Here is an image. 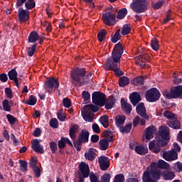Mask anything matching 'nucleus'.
<instances>
[{"mask_svg":"<svg viewBox=\"0 0 182 182\" xmlns=\"http://www.w3.org/2000/svg\"><path fill=\"white\" fill-rule=\"evenodd\" d=\"M160 146L162 147L167 146V141L158 139L156 144L154 143V141H151L149 144V150L154 153H160V151L161 150Z\"/></svg>","mask_w":182,"mask_h":182,"instance_id":"obj_6","label":"nucleus"},{"mask_svg":"<svg viewBox=\"0 0 182 182\" xmlns=\"http://www.w3.org/2000/svg\"><path fill=\"white\" fill-rule=\"evenodd\" d=\"M18 163L20 164V168L21 171H23V173L28 171V162L23 160H19Z\"/></svg>","mask_w":182,"mask_h":182,"instance_id":"obj_40","label":"nucleus"},{"mask_svg":"<svg viewBox=\"0 0 182 182\" xmlns=\"http://www.w3.org/2000/svg\"><path fill=\"white\" fill-rule=\"evenodd\" d=\"M98 163L100 164V168L103 171H106L107 168L110 167V160L105 156H101L98 158Z\"/></svg>","mask_w":182,"mask_h":182,"instance_id":"obj_9","label":"nucleus"},{"mask_svg":"<svg viewBox=\"0 0 182 182\" xmlns=\"http://www.w3.org/2000/svg\"><path fill=\"white\" fill-rule=\"evenodd\" d=\"M127 15V9L123 8L120 9L117 13V19H124V18Z\"/></svg>","mask_w":182,"mask_h":182,"instance_id":"obj_36","label":"nucleus"},{"mask_svg":"<svg viewBox=\"0 0 182 182\" xmlns=\"http://www.w3.org/2000/svg\"><path fill=\"white\" fill-rule=\"evenodd\" d=\"M129 99H130L131 103H132L134 106H136V105H137V103H139V102L141 100V97H140V94H139V92L132 93L129 95Z\"/></svg>","mask_w":182,"mask_h":182,"instance_id":"obj_23","label":"nucleus"},{"mask_svg":"<svg viewBox=\"0 0 182 182\" xmlns=\"http://www.w3.org/2000/svg\"><path fill=\"white\" fill-rule=\"evenodd\" d=\"M132 130V124H127L124 127H119V132L121 133H130Z\"/></svg>","mask_w":182,"mask_h":182,"instance_id":"obj_38","label":"nucleus"},{"mask_svg":"<svg viewBox=\"0 0 182 182\" xmlns=\"http://www.w3.org/2000/svg\"><path fill=\"white\" fill-rule=\"evenodd\" d=\"M160 92L156 88H151L146 92V99L148 102H157L160 99Z\"/></svg>","mask_w":182,"mask_h":182,"instance_id":"obj_7","label":"nucleus"},{"mask_svg":"<svg viewBox=\"0 0 182 182\" xmlns=\"http://www.w3.org/2000/svg\"><path fill=\"white\" fill-rule=\"evenodd\" d=\"M107 33L106 32V30L102 29L101 31H99L98 35H97V38L99 42H103L105 38H106V34Z\"/></svg>","mask_w":182,"mask_h":182,"instance_id":"obj_39","label":"nucleus"},{"mask_svg":"<svg viewBox=\"0 0 182 182\" xmlns=\"http://www.w3.org/2000/svg\"><path fill=\"white\" fill-rule=\"evenodd\" d=\"M157 133V129L154 127H149L146 129L145 131V139L144 141L147 142L149 140H151L154 137V134Z\"/></svg>","mask_w":182,"mask_h":182,"instance_id":"obj_11","label":"nucleus"},{"mask_svg":"<svg viewBox=\"0 0 182 182\" xmlns=\"http://www.w3.org/2000/svg\"><path fill=\"white\" fill-rule=\"evenodd\" d=\"M136 113L141 116V117H144L146 119V120H149V117L146 114V107H144V104L143 102L136 106Z\"/></svg>","mask_w":182,"mask_h":182,"instance_id":"obj_17","label":"nucleus"},{"mask_svg":"<svg viewBox=\"0 0 182 182\" xmlns=\"http://www.w3.org/2000/svg\"><path fill=\"white\" fill-rule=\"evenodd\" d=\"M144 83V78L143 77H137L134 79L133 84L135 86H141Z\"/></svg>","mask_w":182,"mask_h":182,"instance_id":"obj_42","label":"nucleus"},{"mask_svg":"<svg viewBox=\"0 0 182 182\" xmlns=\"http://www.w3.org/2000/svg\"><path fill=\"white\" fill-rule=\"evenodd\" d=\"M115 103H116V100H114V97H109V100L105 104V109H107V110H110V109H113V107H114Z\"/></svg>","mask_w":182,"mask_h":182,"instance_id":"obj_31","label":"nucleus"},{"mask_svg":"<svg viewBox=\"0 0 182 182\" xmlns=\"http://www.w3.org/2000/svg\"><path fill=\"white\" fill-rule=\"evenodd\" d=\"M2 106L5 112H11V105H9V101H8V100L3 101Z\"/></svg>","mask_w":182,"mask_h":182,"instance_id":"obj_44","label":"nucleus"},{"mask_svg":"<svg viewBox=\"0 0 182 182\" xmlns=\"http://www.w3.org/2000/svg\"><path fill=\"white\" fill-rule=\"evenodd\" d=\"M97 110H99V108H97V107L95 106L94 105H85L81 111V114L84 115V114H90V113H92V112H93V113H96V112H97Z\"/></svg>","mask_w":182,"mask_h":182,"instance_id":"obj_12","label":"nucleus"},{"mask_svg":"<svg viewBox=\"0 0 182 182\" xmlns=\"http://www.w3.org/2000/svg\"><path fill=\"white\" fill-rule=\"evenodd\" d=\"M102 182H110V174L105 173L104 176L101 178Z\"/></svg>","mask_w":182,"mask_h":182,"instance_id":"obj_60","label":"nucleus"},{"mask_svg":"<svg viewBox=\"0 0 182 182\" xmlns=\"http://www.w3.org/2000/svg\"><path fill=\"white\" fill-rule=\"evenodd\" d=\"M130 33V26L128 24H126L123 26L122 31V35H129Z\"/></svg>","mask_w":182,"mask_h":182,"instance_id":"obj_48","label":"nucleus"},{"mask_svg":"<svg viewBox=\"0 0 182 182\" xmlns=\"http://www.w3.org/2000/svg\"><path fill=\"white\" fill-rule=\"evenodd\" d=\"M136 65H139L141 68H144V66H146V63H144V61H143L141 57L136 58Z\"/></svg>","mask_w":182,"mask_h":182,"instance_id":"obj_53","label":"nucleus"},{"mask_svg":"<svg viewBox=\"0 0 182 182\" xmlns=\"http://www.w3.org/2000/svg\"><path fill=\"white\" fill-rule=\"evenodd\" d=\"M113 43H116L118 41H120V31H117L111 39Z\"/></svg>","mask_w":182,"mask_h":182,"instance_id":"obj_47","label":"nucleus"},{"mask_svg":"<svg viewBox=\"0 0 182 182\" xmlns=\"http://www.w3.org/2000/svg\"><path fill=\"white\" fill-rule=\"evenodd\" d=\"M90 180L91 182H99V178H97V175L93 173L90 174Z\"/></svg>","mask_w":182,"mask_h":182,"instance_id":"obj_59","label":"nucleus"},{"mask_svg":"<svg viewBox=\"0 0 182 182\" xmlns=\"http://www.w3.org/2000/svg\"><path fill=\"white\" fill-rule=\"evenodd\" d=\"M36 163H38V159L36 158H32L30 161V166L31 168H35L36 166Z\"/></svg>","mask_w":182,"mask_h":182,"instance_id":"obj_61","label":"nucleus"},{"mask_svg":"<svg viewBox=\"0 0 182 182\" xmlns=\"http://www.w3.org/2000/svg\"><path fill=\"white\" fill-rule=\"evenodd\" d=\"M86 75V70L85 68H75L71 72V78L72 83L75 86H82L85 85V82H82V78L85 77Z\"/></svg>","mask_w":182,"mask_h":182,"instance_id":"obj_2","label":"nucleus"},{"mask_svg":"<svg viewBox=\"0 0 182 182\" xmlns=\"http://www.w3.org/2000/svg\"><path fill=\"white\" fill-rule=\"evenodd\" d=\"M8 75L10 80H14L16 86L19 87V82L18 81V73L16 72V70L12 69L9 72Z\"/></svg>","mask_w":182,"mask_h":182,"instance_id":"obj_20","label":"nucleus"},{"mask_svg":"<svg viewBox=\"0 0 182 182\" xmlns=\"http://www.w3.org/2000/svg\"><path fill=\"white\" fill-rule=\"evenodd\" d=\"M92 102L97 106H105L106 105V95L102 92H94L92 94Z\"/></svg>","mask_w":182,"mask_h":182,"instance_id":"obj_8","label":"nucleus"},{"mask_svg":"<svg viewBox=\"0 0 182 182\" xmlns=\"http://www.w3.org/2000/svg\"><path fill=\"white\" fill-rule=\"evenodd\" d=\"M32 170L37 177H41V169H39V167L36 166V168H33Z\"/></svg>","mask_w":182,"mask_h":182,"instance_id":"obj_63","label":"nucleus"},{"mask_svg":"<svg viewBox=\"0 0 182 182\" xmlns=\"http://www.w3.org/2000/svg\"><path fill=\"white\" fill-rule=\"evenodd\" d=\"M50 126L54 129H58L59 124L58 123V119L56 118H53L50 120Z\"/></svg>","mask_w":182,"mask_h":182,"instance_id":"obj_51","label":"nucleus"},{"mask_svg":"<svg viewBox=\"0 0 182 182\" xmlns=\"http://www.w3.org/2000/svg\"><path fill=\"white\" fill-rule=\"evenodd\" d=\"M157 171L161 173V176H162L163 178L165 180H173V178L176 177L174 172H170L167 171H161L160 169H157Z\"/></svg>","mask_w":182,"mask_h":182,"instance_id":"obj_21","label":"nucleus"},{"mask_svg":"<svg viewBox=\"0 0 182 182\" xmlns=\"http://www.w3.org/2000/svg\"><path fill=\"white\" fill-rule=\"evenodd\" d=\"M130 83V80L127 77H121L119 78V85L120 87H124V86H127Z\"/></svg>","mask_w":182,"mask_h":182,"instance_id":"obj_32","label":"nucleus"},{"mask_svg":"<svg viewBox=\"0 0 182 182\" xmlns=\"http://www.w3.org/2000/svg\"><path fill=\"white\" fill-rule=\"evenodd\" d=\"M50 149L53 153H55V151L58 150V144H56L55 141L50 142Z\"/></svg>","mask_w":182,"mask_h":182,"instance_id":"obj_57","label":"nucleus"},{"mask_svg":"<svg viewBox=\"0 0 182 182\" xmlns=\"http://www.w3.org/2000/svg\"><path fill=\"white\" fill-rule=\"evenodd\" d=\"M134 150L137 154L141 156H144V154L149 153V149L144 145H137L135 146Z\"/></svg>","mask_w":182,"mask_h":182,"instance_id":"obj_22","label":"nucleus"},{"mask_svg":"<svg viewBox=\"0 0 182 182\" xmlns=\"http://www.w3.org/2000/svg\"><path fill=\"white\" fill-rule=\"evenodd\" d=\"M36 102H38V100L36 98V97L31 95L28 100L25 102V103L29 106H35V105H36Z\"/></svg>","mask_w":182,"mask_h":182,"instance_id":"obj_37","label":"nucleus"},{"mask_svg":"<svg viewBox=\"0 0 182 182\" xmlns=\"http://www.w3.org/2000/svg\"><path fill=\"white\" fill-rule=\"evenodd\" d=\"M6 117L8 122L10 123L11 126L12 124H15V122H16V118H15V117L9 114L6 115Z\"/></svg>","mask_w":182,"mask_h":182,"instance_id":"obj_54","label":"nucleus"},{"mask_svg":"<svg viewBox=\"0 0 182 182\" xmlns=\"http://www.w3.org/2000/svg\"><path fill=\"white\" fill-rule=\"evenodd\" d=\"M59 87V81L54 77L48 78L44 82V88L48 93H52L55 90Z\"/></svg>","mask_w":182,"mask_h":182,"instance_id":"obj_4","label":"nucleus"},{"mask_svg":"<svg viewBox=\"0 0 182 182\" xmlns=\"http://www.w3.org/2000/svg\"><path fill=\"white\" fill-rule=\"evenodd\" d=\"M86 160L89 161H93L96 159V149L93 148L89 149L85 154Z\"/></svg>","mask_w":182,"mask_h":182,"instance_id":"obj_19","label":"nucleus"},{"mask_svg":"<svg viewBox=\"0 0 182 182\" xmlns=\"http://www.w3.org/2000/svg\"><path fill=\"white\" fill-rule=\"evenodd\" d=\"M18 19L21 23L28 21L29 19V11L28 10H23V9L20 8L18 9Z\"/></svg>","mask_w":182,"mask_h":182,"instance_id":"obj_14","label":"nucleus"},{"mask_svg":"<svg viewBox=\"0 0 182 182\" xmlns=\"http://www.w3.org/2000/svg\"><path fill=\"white\" fill-rule=\"evenodd\" d=\"M164 96L166 99H176V97H182V86L178 85L171 90L170 92L167 91H164Z\"/></svg>","mask_w":182,"mask_h":182,"instance_id":"obj_5","label":"nucleus"},{"mask_svg":"<svg viewBox=\"0 0 182 182\" xmlns=\"http://www.w3.org/2000/svg\"><path fill=\"white\" fill-rule=\"evenodd\" d=\"M63 105L64 107L69 108V107H70L72 103L70 102V100H69L68 98H64L63 100Z\"/></svg>","mask_w":182,"mask_h":182,"instance_id":"obj_58","label":"nucleus"},{"mask_svg":"<svg viewBox=\"0 0 182 182\" xmlns=\"http://www.w3.org/2000/svg\"><path fill=\"white\" fill-rule=\"evenodd\" d=\"M33 150L36 151V153H40L43 154V146H41V141L38 139H34L31 146Z\"/></svg>","mask_w":182,"mask_h":182,"instance_id":"obj_18","label":"nucleus"},{"mask_svg":"<svg viewBox=\"0 0 182 182\" xmlns=\"http://www.w3.org/2000/svg\"><path fill=\"white\" fill-rule=\"evenodd\" d=\"M178 157V154L177 151L171 149L169 151H164L163 152V158L166 161H174V160H177Z\"/></svg>","mask_w":182,"mask_h":182,"instance_id":"obj_10","label":"nucleus"},{"mask_svg":"<svg viewBox=\"0 0 182 182\" xmlns=\"http://www.w3.org/2000/svg\"><path fill=\"white\" fill-rule=\"evenodd\" d=\"M35 50H36V44L33 45L31 47L27 48V53L28 56H33L35 53Z\"/></svg>","mask_w":182,"mask_h":182,"instance_id":"obj_46","label":"nucleus"},{"mask_svg":"<svg viewBox=\"0 0 182 182\" xmlns=\"http://www.w3.org/2000/svg\"><path fill=\"white\" fill-rule=\"evenodd\" d=\"M102 18L104 23L110 26L113 21H114V14L107 11L103 14Z\"/></svg>","mask_w":182,"mask_h":182,"instance_id":"obj_15","label":"nucleus"},{"mask_svg":"<svg viewBox=\"0 0 182 182\" xmlns=\"http://www.w3.org/2000/svg\"><path fill=\"white\" fill-rule=\"evenodd\" d=\"M114 182H124V174H118L114 178Z\"/></svg>","mask_w":182,"mask_h":182,"instance_id":"obj_56","label":"nucleus"},{"mask_svg":"<svg viewBox=\"0 0 182 182\" xmlns=\"http://www.w3.org/2000/svg\"><path fill=\"white\" fill-rule=\"evenodd\" d=\"M57 117L60 122H65V120H66V116L63 112H62V111H59L57 113Z\"/></svg>","mask_w":182,"mask_h":182,"instance_id":"obj_52","label":"nucleus"},{"mask_svg":"<svg viewBox=\"0 0 182 182\" xmlns=\"http://www.w3.org/2000/svg\"><path fill=\"white\" fill-rule=\"evenodd\" d=\"M163 4H164V0L159 1L154 4V9H159V8H161L163 6Z\"/></svg>","mask_w":182,"mask_h":182,"instance_id":"obj_62","label":"nucleus"},{"mask_svg":"<svg viewBox=\"0 0 182 182\" xmlns=\"http://www.w3.org/2000/svg\"><path fill=\"white\" fill-rule=\"evenodd\" d=\"M167 124L169 127H171V129H180V122L178 120L169 121L167 122Z\"/></svg>","mask_w":182,"mask_h":182,"instance_id":"obj_35","label":"nucleus"},{"mask_svg":"<svg viewBox=\"0 0 182 182\" xmlns=\"http://www.w3.org/2000/svg\"><path fill=\"white\" fill-rule=\"evenodd\" d=\"M151 46L154 50L157 51L159 49L160 46L159 45V41L156 38H152L151 41Z\"/></svg>","mask_w":182,"mask_h":182,"instance_id":"obj_41","label":"nucleus"},{"mask_svg":"<svg viewBox=\"0 0 182 182\" xmlns=\"http://www.w3.org/2000/svg\"><path fill=\"white\" fill-rule=\"evenodd\" d=\"M124 122H126V116L121 114L115 117V126H117L118 129L123 127Z\"/></svg>","mask_w":182,"mask_h":182,"instance_id":"obj_24","label":"nucleus"},{"mask_svg":"<svg viewBox=\"0 0 182 182\" xmlns=\"http://www.w3.org/2000/svg\"><path fill=\"white\" fill-rule=\"evenodd\" d=\"M82 143H83L82 141H80V139H78V141H76L74 142V147H75L76 150H77V151H80L81 149H82Z\"/></svg>","mask_w":182,"mask_h":182,"instance_id":"obj_55","label":"nucleus"},{"mask_svg":"<svg viewBox=\"0 0 182 182\" xmlns=\"http://www.w3.org/2000/svg\"><path fill=\"white\" fill-rule=\"evenodd\" d=\"M79 168L83 178H87V177H89V174L90 173L89 165L86 164L85 162H81L79 165Z\"/></svg>","mask_w":182,"mask_h":182,"instance_id":"obj_13","label":"nucleus"},{"mask_svg":"<svg viewBox=\"0 0 182 182\" xmlns=\"http://www.w3.org/2000/svg\"><path fill=\"white\" fill-rule=\"evenodd\" d=\"M4 92L8 99H12L14 97V94H12V90L11 88L6 87Z\"/></svg>","mask_w":182,"mask_h":182,"instance_id":"obj_49","label":"nucleus"},{"mask_svg":"<svg viewBox=\"0 0 182 182\" xmlns=\"http://www.w3.org/2000/svg\"><path fill=\"white\" fill-rule=\"evenodd\" d=\"M156 164V169L159 170L157 167H159V168H164V170H168L170 168V164H168L167 162H166L164 160H159L158 163L153 162Z\"/></svg>","mask_w":182,"mask_h":182,"instance_id":"obj_28","label":"nucleus"},{"mask_svg":"<svg viewBox=\"0 0 182 182\" xmlns=\"http://www.w3.org/2000/svg\"><path fill=\"white\" fill-rule=\"evenodd\" d=\"M123 55V46L119 43L116 44L112 51V57H109L106 62V70H113L117 76H122L123 72L120 70V59Z\"/></svg>","mask_w":182,"mask_h":182,"instance_id":"obj_1","label":"nucleus"},{"mask_svg":"<svg viewBox=\"0 0 182 182\" xmlns=\"http://www.w3.org/2000/svg\"><path fill=\"white\" fill-rule=\"evenodd\" d=\"M164 116L168 120H173V119H176V115L168 110H166L164 112Z\"/></svg>","mask_w":182,"mask_h":182,"instance_id":"obj_43","label":"nucleus"},{"mask_svg":"<svg viewBox=\"0 0 182 182\" xmlns=\"http://www.w3.org/2000/svg\"><path fill=\"white\" fill-rule=\"evenodd\" d=\"M68 144L69 146H73L70 139L66 137H62L61 139L58 141L59 149H65V146Z\"/></svg>","mask_w":182,"mask_h":182,"instance_id":"obj_25","label":"nucleus"},{"mask_svg":"<svg viewBox=\"0 0 182 182\" xmlns=\"http://www.w3.org/2000/svg\"><path fill=\"white\" fill-rule=\"evenodd\" d=\"M82 116L84 120H85V122H88L89 123H92L93 122V120H95V119L93 118V116L90 115V114H88L87 115L84 114Z\"/></svg>","mask_w":182,"mask_h":182,"instance_id":"obj_50","label":"nucleus"},{"mask_svg":"<svg viewBox=\"0 0 182 182\" xmlns=\"http://www.w3.org/2000/svg\"><path fill=\"white\" fill-rule=\"evenodd\" d=\"M122 108L124 110L127 114H130L132 113V105L127 103L124 99L121 100Z\"/></svg>","mask_w":182,"mask_h":182,"instance_id":"obj_26","label":"nucleus"},{"mask_svg":"<svg viewBox=\"0 0 182 182\" xmlns=\"http://www.w3.org/2000/svg\"><path fill=\"white\" fill-rule=\"evenodd\" d=\"M26 9H32L35 8L36 3L33 0H28L25 3Z\"/></svg>","mask_w":182,"mask_h":182,"instance_id":"obj_45","label":"nucleus"},{"mask_svg":"<svg viewBox=\"0 0 182 182\" xmlns=\"http://www.w3.org/2000/svg\"><path fill=\"white\" fill-rule=\"evenodd\" d=\"M79 140H80V141H82V143H86V141H89V132H87L85 129H82L81 131V132L80 133Z\"/></svg>","mask_w":182,"mask_h":182,"instance_id":"obj_27","label":"nucleus"},{"mask_svg":"<svg viewBox=\"0 0 182 182\" xmlns=\"http://www.w3.org/2000/svg\"><path fill=\"white\" fill-rule=\"evenodd\" d=\"M39 41V35L36 31L31 32L28 36V42L30 43H35Z\"/></svg>","mask_w":182,"mask_h":182,"instance_id":"obj_29","label":"nucleus"},{"mask_svg":"<svg viewBox=\"0 0 182 182\" xmlns=\"http://www.w3.org/2000/svg\"><path fill=\"white\" fill-rule=\"evenodd\" d=\"M109 147V140L104 139L100 141V149L101 150H107Z\"/></svg>","mask_w":182,"mask_h":182,"instance_id":"obj_34","label":"nucleus"},{"mask_svg":"<svg viewBox=\"0 0 182 182\" xmlns=\"http://www.w3.org/2000/svg\"><path fill=\"white\" fill-rule=\"evenodd\" d=\"M131 8L136 14H141L147 9V0H135L131 4Z\"/></svg>","mask_w":182,"mask_h":182,"instance_id":"obj_3","label":"nucleus"},{"mask_svg":"<svg viewBox=\"0 0 182 182\" xmlns=\"http://www.w3.org/2000/svg\"><path fill=\"white\" fill-rule=\"evenodd\" d=\"M100 122L105 129H107V127H109V117H107V116L104 115L101 117L100 118Z\"/></svg>","mask_w":182,"mask_h":182,"instance_id":"obj_33","label":"nucleus"},{"mask_svg":"<svg viewBox=\"0 0 182 182\" xmlns=\"http://www.w3.org/2000/svg\"><path fill=\"white\" fill-rule=\"evenodd\" d=\"M77 132H79V126L77 125H73L70 129L69 134L70 137L73 140H75V139H76V133H77Z\"/></svg>","mask_w":182,"mask_h":182,"instance_id":"obj_30","label":"nucleus"},{"mask_svg":"<svg viewBox=\"0 0 182 182\" xmlns=\"http://www.w3.org/2000/svg\"><path fill=\"white\" fill-rule=\"evenodd\" d=\"M170 133V129L167 127H161L159 129V134L160 137H161L159 140H164V141H167L168 140V134Z\"/></svg>","mask_w":182,"mask_h":182,"instance_id":"obj_16","label":"nucleus"},{"mask_svg":"<svg viewBox=\"0 0 182 182\" xmlns=\"http://www.w3.org/2000/svg\"><path fill=\"white\" fill-rule=\"evenodd\" d=\"M92 127L95 133H100V128L99 127V125H97V124H93Z\"/></svg>","mask_w":182,"mask_h":182,"instance_id":"obj_64","label":"nucleus"}]
</instances>
